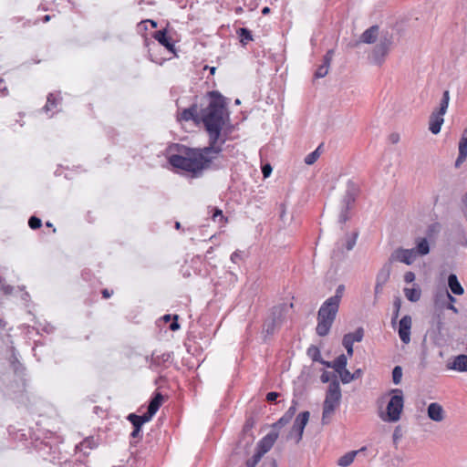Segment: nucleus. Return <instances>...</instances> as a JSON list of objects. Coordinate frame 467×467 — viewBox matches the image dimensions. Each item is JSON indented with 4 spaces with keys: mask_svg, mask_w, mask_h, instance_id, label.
Masks as SVG:
<instances>
[{
    "mask_svg": "<svg viewBox=\"0 0 467 467\" xmlns=\"http://www.w3.org/2000/svg\"><path fill=\"white\" fill-rule=\"evenodd\" d=\"M450 241L456 248L467 247V233L462 225H458L450 235Z\"/></svg>",
    "mask_w": 467,
    "mask_h": 467,
    "instance_id": "obj_13",
    "label": "nucleus"
},
{
    "mask_svg": "<svg viewBox=\"0 0 467 467\" xmlns=\"http://www.w3.org/2000/svg\"><path fill=\"white\" fill-rule=\"evenodd\" d=\"M309 411L300 412L294 421L289 436L293 438L296 443L302 440L305 427L309 420Z\"/></svg>",
    "mask_w": 467,
    "mask_h": 467,
    "instance_id": "obj_7",
    "label": "nucleus"
},
{
    "mask_svg": "<svg viewBox=\"0 0 467 467\" xmlns=\"http://www.w3.org/2000/svg\"><path fill=\"white\" fill-rule=\"evenodd\" d=\"M140 431H141V429H137V428H134V430L132 431V432L130 433V436L132 438H138L140 437Z\"/></svg>",
    "mask_w": 467,
    "mask_h": 467,
    "instance_id": "obj_59",
    "label": "nucleus"
},
{
    "mask_svg": "<svg viewBox=\"0 0 467 467\" xmlns=\"http://www.w3.org/2000/svg\"><path fill=\"white\" fill-rule=\"evenodd\" d=\"M351 208H347L345 206L341 205L339 216H338V223H345L349 219V211Z\"/></svg>",
    "mask_w": 467,
    "mask_h": 467,
    "instance_id": "obj_43",
    "label": "nucleus"
},
{
    "mask_svg": "<svg viewBox=\"0 0 467 467\" xmlns=\"http://www.w3.org/2000/svg\"><path fill=\"white\" fill-rule=\"evenodd\" d=\"M357 454L358 451H351L347 452L337 460V464L341 467L349 466L354 462Z\"/></svg>",
    "mask_w": 467,
    "mask_h": 467,
    "instance_id": "obj_31",
    "label": "nucleus"
},
{
    "mask_svg": "<svg viewBox=\"0 0 467 467\" xmlns=\"http://www.w3.org/2000/svg\"><path fill=\"white\" fill-rule=\"evenodd\" d=\"M393 306H394V311H393V316H392V318H391V324L394 325L398 317H399V314H400V307H401V301L399 297L395 298L394 300V303H393Z\"/></svg>",
    "mask_w": 467,
    "mask_h": 467,
    "instance_id": "obj_41",
    "label": "nucleus"
},
{
    "mask_svg": "<svg viewBox=\"0 0 467 467\" xmlns=\"http://www.w3.org/2000/svg\"><path fill=\"white\" fill-rule=\"evenodd\" d=\"M319 155L320 154H319V147H318L314 151L310 152L309 154H307L306 156L305 162L307 165H312L313 163H315L317 161V160L318 159Z\"/></svg>",
    "mask_w": 467,
    "mask_h": 467,
    "instance_id": "obj_39",
    "label": "nucleus"
},
{
    "mask_svg": "<svg viewBox=\"0 0 467 467\" xmlns=\"http://www.w3.org/2000/svg\"><path fill=\"white\" fill-rule=\"evenodd\" d=\"M389 140L392 143H397L400 140V136L397 133H393L389 136Z\"/></svg>",
    "mask_w": 467,
    "mask_h": 467,
    "instance_id": "obj_58",
    "label": "nucleus"
},
{
    "mask_svg": "<svg viewBox=\"0 0 467 467\" xmlns=\"http://www.w3.org/2000/svg\"><path fill=\"white\" fill-rule=\"evenodd\" d=\"M363 374V371L361 368H357L351 375H353V380L359 379Z\"/></svg>",
    "mask_w": 467,
    "mask_h": 467,
    "instance_id": "obj_57",
    "label": "nucleus"
},
{
    "mask_svg": "<svg viewBox=\"0 0 467 467\" xmlns=\"http://www.w3.org/2000/svg\"><path fill=\"white\" fill-rule=\"evenodd\" d=\"M344 291H345V285H337V287L336 289L335 295L330 296V297H328L327 300H330V301L339 305L340 301H341V298L343 296Z\"/></svg>",
    "mask_w": 467,
    "mask_h": 467,
    "instance_id": "obj_35",
    "label": "nucleus"
},
{
    "mask_svg": "<svg viewBox=\"0 0 467 467\" xmlns=\"http://www.w3.org/2000/svg\"><path fill=\"white\" fill-rule=\"evenodd\" d=\"M318 362H320L321 364H323V365H324V366H326L327 368H332L333 361H326V360H324V359L321 358V360H319Z\"/></svg>",
    "mask_w": 467,
    "mask_h": 467,
    "instance_id": "obj_61",
    "label": "nucleus"
},
{
    "mask_svg": "<svg viewBox=\"0 0 467 467\" xmlns=\"http://www.w3.org/2000/svg\"><path fill=\"white\" fill-rule=\"evenodd\" d=\"M340 380L343 384H348L353 380V375L347 368L342 369V371L337 372Z\"/></svg>",
    "mask_w": 467,
    "mask_h": 467,
    "instance_id": "obj_38",
    "label": "nucleus"
},
{
    "mask_svg": "<svg viewBox=\"0 0 467 467\" xmlns=\"http://www.w3.org/2000/svg\"><path fill=\"white\" fill-rule=\"evenodd\" d=\"M448 287L450 289V293L462 296L464 294V289L461 283L458 280V277L455 274H450L448 276Z\"/></svg>",
    "mask_w": 467,
    "mask_h": 467,
    "instance_id": "obj_23",
    "label": "nucleus"
},
{
    "mask_svg": "<svg viewBox=\"0 0 467 467\" xmlns=\"http://www.w3.org/2000/svg\"><path fill=\"white\" fill-rule=\"evenodd\" d=\"M428 417L436 422H441L444 419V410L441 405L432 402L428 406Z\"/></svg>",
    "mask_w": 467,
    "mask_h": 467,
    "instance_id": "obj_20",
    "label": "nucleus"
},
{
    "mask_svg": "<svg viewBox=\"0 0 467 467\" xmlns=\"http://www.w3.org/2000/svg\"><path fill=\"white\" fill-rule=\"evenodd\" d=\"M392 45L391 36L389 34L381 36L379 43L373 48L369 58L375 65L380 66L385 61Z\"/></svg>",
    "mask_w": 467,
    "mask_h": 467,
    "instance_id": "obj_6",
    "label": "nucleus"
},
{
    "mask_svg": "<svg viewBox=\"0 0 467 467\" xmlns=\"http://www.w3.org/2000/svg\"><path fill=\"white\" fill-rule=\"evenodd\" d=\"M262 172L265 178L268 177L272 172V167L270 166V164H265V166H263Z\"/></svg>",
    "mask_w": 467,
    "mask_h": 467,
    "instance_id": "obj_50",
    "label": "nucleus"
},
{
    "mask_svg": "<svg viewBox=\"0 0 467 467\" xmlns=\"http://www.w3.org/2000/svg\"><path fill=\"white\" fill-rule=\"evenodd\" d=\"M28 225L31 229L36 230L41 227L42 221L38 217L31 216L28 220Z\"/></svg>",
    "mask_w": 467,
    "mask_h": 467,
    "instance_id": "obj_46",
    "label": "nucleus"
},
{
    "mask_svg": "<svg viewBox=\"0 0 467 467\" xmlns=\"http://www.w3.org/2000/svg\"><path fill=\"white\" fill-rule=\"evenodd\" d=\"M7 95V88L4 79L0 78V96Z\"/></svg>",
    "mask_w": 467,
    "mask_h": 467,
    "instance_id": "obj_51",
    "label": "nucleus"
},
{
    "mask_svg": "<svg viewBox=\"0 0 467 467\" xmlns=\"http://www.w3.org/2000/svg\"><path fill=\"white\" fill-rule=\"evenodd\" d=\"M358 234L356 232L352 234L351 237H348L347 240V250L350 251L354 248Z\"/></svg>",
    "mask_w": 467,
    "mask_h": 467,
    "instance_id": "obj_47",
    "label": "nucleus"
},
{
    "mask_svg": "<svg viewBox=\"0 0 467 467\" xmlns=\"http://www.w3.org/2000/svg\"><path fill=\"white\" fill-rule=\"evenodd\" d=\"M269 12H270V8L267 6L264 7L262 10L263 15H267V14H269Z\"/></svg>",
    "mask_w": 467,
    "mask_h": 467,
    "instance_id": "obj_63",
    "label": "nucleus"
},
{
    "mask_svg": "<svg viewBox=\"0 0 467 467\" xmlns=\"http://www.w3.org/2000/svg\"><path fill=\"white\" fill-rule=\"evenodd\" d=\"M347 364V356L345 354H341L333 360L332 368H334L337 373L338 371H342V369L346 368Z\"/></svg>",
    "mask_w": 467,
    "mask_h": 467,
    "instance_id": "obj_33",
    "label": "nucleus"
},
{
    "mask_svg": "<svg viewBox=\"0 0 467 467\" xmlns=\"http://www.w3.org/2000/svg\"><path fill=\"white\" fill-rule=\"evenodd\" d=\"M341 397L342 395L339 382L335 379L328 386L323 403V424L329 423L331 416L335 412L336 409L339 406Z\"/></svg>",
    "mask_w": 467,
    "mask_h": 467,
    "instance_id": "obj_3",
    "label": "nucleus"
},
{
    "mask_svg": "<svg viewBox=\"0 0 467 467\" xmlns=\"http://www.w3.org/2000/svg\"><path fill=\"white\" fill-rule=\"evenodd\" d=\"M230 259H231V261H232L234 264H238V262L242 259L241 252H240V251H235V252H234V253L231 254Z\"/></svg>",
    "mask_w": 467,
    "mask_h": 467,
    "instance_id": "obj_48",
    "label": "nucleus"
},
{
    "mask_svg": "<svg viewBox=\"0 0 467 467\" xmlns=\"http://www.w3.org/2000/svg\"><path fill=\"white\" fill-rule=\"evenodd\" d=\"M392 394L387 405V412L381 413L380 418L386 422H396L400 419V414L404 407L403 392L400 389L390 390Z\"/></svg>",
    "mask_w": 467,
    "mask_h": 467,
    "instance_id": "obj_4",
    "label": "nucleus"
},
{
    "mask_svg": "<svg viewBox=\"0 0 467 467\" xmlns=\"http://www.w3.org/2000/svg\"><path fill=\"white\" fill-rule=\"evenodd\" d=\"M402 378V368L400 366L394 367L392 370V381L394 384L398 385L400 383Z\"/></svg>",
    "mask_w": 467,
    "mask_h": 467,
    "instance_id": "obj_40",
    "label": "nucleus"
},
{
    "mask_svg": "<svg viewBox=\"0 0 467 467\" xmlns=\"http://www.w3.org/2000/svg\"><path fill=\"white\" fill-rule=\"evenodd\" d=\"M111 294H112V293H111V292H109L108 289H104V290L102 291V296H103V297H104V298H109V297H110Z\"/></svg>",
    "mask_w": 467,
    "mask_h": 467,
    "instance_id": "obj_62",
    "label": "nucleus"
},
{
    "mask_svg": "<svg viewBox=\"0 0 467 467\" xmlns=\"http://www.w3.org/2000/svg\"><path fill=\"white\" fill-rule=\"evenodd\" d=\"M97 447V442L92 437H88L82 441L79 444L76 445V450L83 451L85 454L88 452L86 451L87 449L92 450Z\"/></svg>",
    "mask_w": 467,
    "mask_h": 467,
    "instance_id": "obj_32",
    "label": "nucleus"
},
{
    "mask_svg": "<svg viewBox=\"0 0 467 467\" xmlns=\"http://www.w3.org/2000/svg\"><path fill=\"white\" fill-rule=\"evenodd\" d=\"M179 119L182 120V121L192 120L195 123H200L201 122L200 111H198L197 105L194 104L187 109H184L180 113Z\"/></svg>",
    "mask_w": 467,
    "mask_h": 467,
    "instance_id": "obj_17",
    "label": "nucleus"
},
{
    "mask_svg": "<svg viewBox=\"0 0 467 467\" xmlns=\"http://www.w3.org/2000/svg\"><path fill=\"white\" fill-rule=\"evenodd\" d=\"M149 362V368L154 371H160L162 368H168L171 363V353L164 352L158 353L153 352L150 358H147Z\"/></svg>",
    "mask_w": 467,
    "mask_h": 467,
    "instance_id": "obj_8",
    "label": "nucleus"
},
{
    "mask_svg": "<svg viewBox=\"0 0 467 467\" xmlns=\"http://www.w3.org/2000/svg\"><path fill=\"white\" fill-rule=\"evenodd\" d=\"M61 99L60 92L49 93L47 95V103L43 108L44 111L50 117L54 116L58 110L57 106L60 105Z\"/></svg>",
    "mask_w": 467,
    "mask_h": 467,
    "instance_id": "obj_15",
    "label": "nucleus"
},
{
    "mask_svg": "<svg viewBox=\"0 0 467 467\" xmlns=\"http://www.w3.org/2000/svg\"><path fill=\"white\" fill-rule=\"evenodd\" d=\"M127 419L130 421V423L133 425L134 428L141 429V426L150 421L151 419H150L149 416L146 415V413L142 415H137L134 413L129 414Z\"/></svg>",
    "mask_w": 467,
    "mask_h": 467,
    "instance_id": "obj_29",
    "label": "nucleus"
},
{
    "mask_svg": "<svg viewBox=\"0 0 467 467\" xmlns=\"http://www.w3.org/2000/svg\"><path fill=\"white\" fill-rule=\"evenodd\" d=\"M418 256H423L430 253V244L426 238H418L416 240V246L412 248Z\"/></svg>",
    "mask_w": 467,
    "mask_h": 467,
    "instance_id": "obj_28",
    "label": "nucleus"
},
{
    "mask_svg": "<svg viewBox=\"0 0 467 467\" xmlns=\"http://www.w3.org/2000/svg\"><path fill=\"white\" fill-rule=\"evenodd\" d=\"M296 411V401L293 400L292 405L285 413L273 425L274 428H282L286 425L294 417Z\"/></svg>",
    "mask_w": 467,
    "mask_h": 467,
    "instance_id": "obj_22",
    "label": "nucleus"
},
{
    "mask_svg": "<svg viewBox=\"0 0 467 467\" xmlns=\"http://www.w3.org/2000/svg\"><path fill=\"white\" fill-rule=\"evenodd\" d=\"M277 438L278 433L276 431L269 432L259 441L256 450L265 455L272 449Z\"/></svg>",
    "mask_w": 467,
    "mask_h": 467,
    "instance_id": "obj_14",
    "label": "nucleus"
},
{
    "mask_svg": "<svg viewBox=\"0 0 467 467\" xmlns=\"http://www.w3.org/2000/svg\"><path fill=\"white\" fill-rule=\"evenodd\" d=\"M450 102V92L445 90L440 101L438 109H434L429 119V130L432 134H438L441 131V126L444 122V115L447 112Z\"/></svg>",
    "mask_w": 467,
    "mask_h": 467,
    "instance_id": "obj_5",
    "label": "nucleus"
},
{
    "mask_svg": "<svg viewBox=\"0 0 467 467\" xmlns=\"http://www.w3.org/2000/svg\"><path fill=\"white\" fill-rule=\"evenodd\" d=\"M278 396H279V394L277 392H274V391L268 392L266 394V400L268 401L272 402V401H275L278 398Z\"/></svg>",
    "mask_w": 467,
    "mask_h": 467,
    "instance_id": "obj_53",
    "label": "nucleus"
},
{
    "mask_svg": "<svg viewBox=\"0 0 467 467\" xmlns=\"http://www.w3.org/2000/svg\"><path fill=\"white\" fill-rule=\"evenodd\" d=\"M307 355L312 358L313 361L321 360V353L317 347L311 346L307 348Z\"/></svg>",
    "mask_w": 467,
    "mask_h": 467,
    "instance_id": "obj_36",
    "label": "nucleus"
},
{
    "mask_svg": "<svg viewBox=\"0 0 467 467\" xmlns=\"http://www.w3.org/2000/svg\"><path fill=\"white\" fill-rule=\"evenodd\" d=\"M459 207L463 218L467 220V192L461 197Z\"/></svg>",
    "mask_w": 467,
    "mask_h": 467,
    "instance_id": "obj_42",
    "label": "nucleus"
},
{
    "mask_svg": "<svg viewBox=\"0 0 467 467\" xmlns=\"http://www.w3.org/2000/svg\"><path fill=\"white\" fill-rule=\"evenodd\" d=\"M364 337V330L362 327H358L353 333H348L343 337L342 344L347 350L348 356L353 355V346L355 342L362 341Z\"/></svg>",
    "mask_w": 467,
    "mask_h": 467,
    "instance_id": "obj_10",
    "label": "nucleus"
},
{
    "mask_svg": "<svg viewBox=\"0 0 467 467\" xmlns=\"http://www.w3.org/2000/svg\"><path fill=\"white\" fill-rule=\"evenodd\" d=\"M467 158V129H464L459 141V155L455 161V167L459 168Z\"/></svg>",
    "mask_w": 467,
    "mask_h": 467,
    "instance_id": "obj_16",
    "label": "nucleus"
},
{
    "mask_svg": "<svg viewBox=\"0 0 467 467\" xmlns=\"http://www.w3.org/2000/svg\"><path fill=\"white\" fill-rule=\"evenodd\" d=\"M337 379V375L332 374L331 372H328L327 370L323 371V373L320 376V380L323 383L332 382V380Z\"/></svg>",
    "mask_w": 467,
    "mask_h": 467,
    "instance_id": "obj_45",
    "label": "nucleus"
},
{
    "mask_svg": "<svg viewBox=\"0 0 467 467\" xmlns=\"http://www.w3.org/2000/svg\"><path fill=\"white\" fill-rule=\"evenodd\" d=\"M412 320L409 315L404 316L399 323V337L401 342L405 345L410 342V330H411Z\"/></svg>",
    "mask_w": 467,
    "mask_h": 467,
    "instance_id": "obj_12",
    "label": "nucleus"
},
{
    "mask_svg": "<svg viewBox=\"0 0 467 467\" xmlns=\"http://www.w3.org/2000/svg\"><path fill=\"white\" fill-rule=\"evenodd\" d=\"M162 400L163 398L161 393H156L155 396L151 399L146 412V415L149 416L150 419H152V417L156 414L161 405Z\"/></svg>",
    "mask_w": 467,
    "mask_h": 467,
    "instance_id": "obj_27",
    "label": "nucleus"
},
{
    "mask_svg": "<svg viewBox=\"0 0 467 467\" xmlns=\"http://www.w3.org/2000/svg\"><path fill=\"white\" fill-rule=\"evenodd\" d=\"M241 43L244 46L253 40L252 33L247 28L242 27L237 31Z\"/></svg>",
    "mask_w": 467,
    "mask_h": 467,
    "instance_id": "obj_34",
    "label": "nucleus"
},
{
    "mask_svg": "<svg viewBox=\"0 0 467 467\" xmlns=\"http://www.w3.org/2000/svg\"><path fill=\"white\" fill-rule=\"evenodd\" d=\"M209 102L200 109L201 122L208 135V145L203 148H189L175 144L178 153L171 154L168 162L173 168L199 177L204 170L219 169L215 164L223 150L230 133L226 127L229 113L225 98L218 91L208 93Z\"/></svg>",
    "mask_w": 467,
    "mask_h": 467,
    "instance_id": "obj_1",
    "label": "nucleus"
},
{
    "mask_svg": "<svg viewBox=\"0 0 467 467\" xmlns=\"http://www.w3.org/2000/svg\"><path fill=\"white\" fill-rule=\"evenodd\" d=\"M357 198V189L353 183H349L348 190L342 199L341 205L347 208L353 207Z\"/></svg>",
    "mask_w": 467,
    "mask_h": 467,
    "instance_id": "obj_21",
    "label": "nucleus"
},
{
    "mask_svg": "<svg viewBox=\"0 0 467 467\" xmlns=\"http://www.w3.org/2000/svg\"><path fill=\"white\" fill-rule=\"evenodd\" d=\"M406 298L410 302H418L421 296V291L419 287H405L403 289Z\"/></svg>",
    "mask_w": 467,
    "mask_h": 467,
    "instance_id": "obj_30",
    "label": "nucleus"
},
{
    "mask_svg": "<svg viewBox=\"0 0 467 467\" xmlns=\"http://www.w3.org/2000/svg\"><path fill=\"white\" fill-rule=\"evenodd\" d=\"M378 35L379 26H372L362 33L360 36V41L366 44H372L376 41Z\"/></svg>",
    "mask_w": 467,
    "mask_h": 467,
    "instance_id": "obj_26",
    "label": "nucleus"
},
{
    "mask_svg": "<svg viewBox=\"0 0 467 467\" xmlns=\"http://www.w3.org/2000/svg\"><path fill=\"white\" fill-rule=\"evenodd\" d=\"M453 294L450 293L449 291L445 292V296L449 301V304H455L456 298L452 296Z\"/></svg>",
    "mask_w": 467,
    "mask_h": 467,
    "instance_id": "obj_55",
    "label": "nucleus"
},
{
    "mask_svg": "<svg viewBox=\"0 0 467 467\" xmlns=\"http://www.w3.org/2000/svg\"><path fill=\"white\" fill-rule=\"evenodd\" d=\"M448 369L456 370L459 372H467V355H458L453 359L447 363Z\"/></svg>",
    "mask_w": 467,
    "mask_h": 467,
    "instance_id": "obj_19",
    "label": "nucleus"
},
{
    "mask_svg": "<svg viewBox=\"0 0 467 467\" xmlns=\"http://www.w3.org/2000/svg\"><path fill=\"white\" fill-rule=\"evenodd\" d=\"M415 280V274L413 272H406L404 275V281L406 283H412Z\"/></svg>",
    "mask_w": 467,
    "mask_h": 467,
    "instance_id": "obj_49",
    "label": "nucleus"
},
{
    "mask_svg": "<svg viewBox=\"0 0 467 467\" xmlns=\"http://www.w3.org/2000/svg\"><path fill=\"white\" fill-rule=\"evenodd\" d=\"M263 456H264V454L256 450L255 453L250 459L247 460L246 466L247 467H255Z\"/></svg>",
    "mask_w": 467,
    "mask_h": 467,
    "instance_id": "obj_37",
    "label": "nucleus"
},
{
    "mask_svg": "<svg viewBox=\"0 0 467 467\" xmlns=\"http://www.w3.org/2000/svg\"><path fill=\"white\" fill-rule=\"evenodd\" d=\"M49 20H50V16H49V15H47V16H45L43 17V22H44V23H47V22H48Z\"/></svg>",
    "mask_w": 467,
    "mask_h": 467,
    "instance_id": "obj_64",
    "label": "nucleus"
},
{
    "mask_svg": "<svg viewBox=\"0 0 467 467\" xmlns=\"http://www.w3.org/2000/svg\"><path fill=\"white\" fill-rule=\"evenodd\" d=\"M447 309L452 311L454 314H458L459 310L453 304H448L446 306Z\"/></svg>",
    "mask_w": 467,
    "mask_h": 467,
    "instance_id": "obj_60",
    "label": "nucleus"
},
{
    "mask_svg": "<svg viewBox=\"0 0 467 467\" xmlns=\"http://www.w3.org/2000/svg\"><path fill=\"white\" fill-rule=\"evenodd\" d=\"M36 448L41 457H43L45 460L55 462V461L58 458L57 447L51 445L49 441H42L39 442V444L36 445Z\"/></svg>",
    "mask_w": 467,
    "mask_h": 467,
    "instance_id": "obj_11",
    "label": "nucleus"
},
{
    "mask_svg": "<svg viewBox=\"0 0 467 467\" xmlns=\"http://www.w3.org/2000/svg\"><path fill=\"white\" fill-rule=\"evenodd\" d=\"M212 219L214 222H218V223H225L227 221V219L223 214V211L218 208L213 209V213L212 215Z\"/></svg>",
    "mask_w": 467,
    "mask_h": 467,
    "instance_id": "obj_44",
    "label": "nucleus"
},
{
    "mask_svg": "<svg viewBox=\"0 0 467 467\" xmlns=\"http://www.w3.org/2000/svg\"><path fill=\"white\" fill-rule=\"evenodd\" d=\"M153 37L159 42L160 45L165 47L170 51H173L174 45L171 42V39L167 36L165 29L154 32Z\"/></svg>",
    "mask_w": 467,
    "mask_h": 467,
    "instance_id": "obj_25",
    "label": "nucleus"
},
{
    "mask_svg": "<svg viewBox=\"0 0 467 467\" xmlns=\"http://www.w3.org/2000/svg\"><path fill=\"white\" fill-rule=\"evenodd\" d=\"M384 285H379V283H377V282H376V284H375V289H374V290H375V296H379V295L382 292Z\"/></svg>",
    "mask_w": 467,
    "mask_h": 467,
    "instance_id": "obj_56",
    "label": "nucleus"
},
{
    "mask_svg": "<svg viewBox=\"0 0 467 467\" xmlns=\"http://www.w3.org/2000/svg\"><path fill=\"white\" fill-rule=\"evenodd\" d=\"M391 273V263L389 261L385 263L382 267L379 269L376 275V282L380 285H386L389 279Z\"/></svg>",
    "mask_w": 467,
    "mask_h": 467,
    "instance_id": "obj_24",
    "label": "nucleus"
},
{
    "mask_svg": "<svg viewBox=\"0 0 467 467\" xmlns=\"http://www.w3.org/2000/svg\"><path fill=\"white\" fill-rule=\"evenodd\" d=\"M339 309V305L326 300L320 306L317 312V325L316 332L319 337L327 336L337 317Z\"/></svg>",
    "mask_w": 467,
    "mask_h": 467,
    "instance_id": "obj_2",
    "label": "nucleus"
},
{
    "mask_svg": "<svg viewBox=\"0 0 467 467\" xmlns=\"http://www.w3.org/2000/svg\"><path fill=\"white\" fill-rule=\"evenodd\" d=\"M279 211H280L279 217L281 220H284V218L285 216V213H286V205L285 203H280Z\"/></svg>",
    "mask_w": 467,
    "mask_h": 467,
    "instance_id": "obj_54",
    "label": "nucleus"
},
{
    "mask_svg": "<svg viewBox=\"0 0 467 467\" xmlns=\"http://www.w3.org/2000/svg\"><path fill=\"white\" fill-rule=\"evenodd\" d=\"M334 56V50L329 49L323 57V63L317 68L315 77L317 78H324L327 75L328 69Z\"/></svg>",
    "mask_w": 467,
    "mask_h": 467,
    "instance_id": "obj_18",
    "label": "nucleus"
},
{
    "mask_svg": "<svg viewBox=\"0 0 467 467\" xmlns=\"http://www.w3.org/2000/svg\"><path fill=\"white\" fill-rule=\"evenodd\" d=\"M177 319H178V316H174V320L169 326L170 329L172 331H175V330L179 329V327H180V325H179Z\"/></svg>",
    "mask_w": 467,
    "mask_h": 467,
    "instance_id": "obj_52",
    "label": "nucleus"
},
{
    "mask_svg": "<svg viewBox=\"0 0 467 467\" xmlns=\"http://www.w3.org/2000/svg\"><path fill=\"white\" fill-rule=\"evenodd\" d=\"M417 259V255L414 253L413 249H404L398 248L396 249L389 257V262L392 263L394 261H398L403 263L407 265H410L415 262Z\"/></svg>",
    "mask_w": 467,
    "mask_h": 467,
    "instance_id": "obj_9",
    "label": "nucleus"
}]
</instances>
